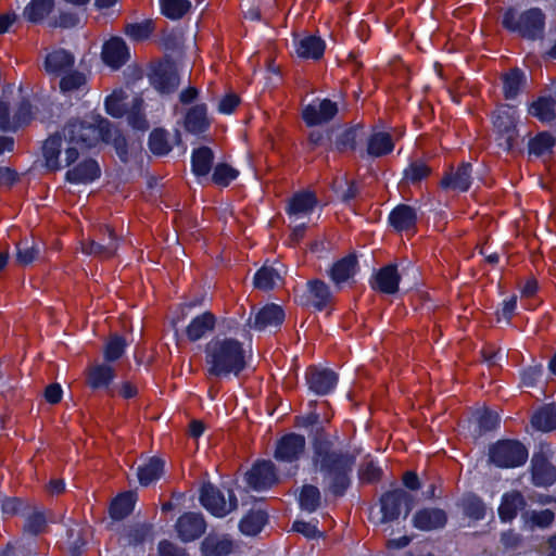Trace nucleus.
<instances>
[{"label": "nucleus", "mask_w": 556, "mask_h": 556, "mask_svg": "<svg viewBox=\"0 0 556 556\" xmlns=\"http://www.w3.org/2000/svg\"><path fill=\"white\" fill-rule=\"evenodd\" d=\"M109 123L99 115L88 114L83 119L67 122L62 131L48 138L43 144L46 166L51 170L72 165L80 151L106 139Z\"/></svg>", "instance_id": "f257e3e1"}, {"label": "nucleus", "mask_w": 556, "mask_h": 556, "mask_svg": "<svg viewBox=\"0 0 556 556\" xmlns=\"http://www.w3.org/2000/svg\"><path fill=\"white\" fill-rule=\"evenodd\" d=\"M204 364L207 378L226 379L245 368L247 353L237 339L216 336L205 344Z\"/></svg>", "instance_id": "f03ea898"}, {"label": "nucleus", "mask_w": 556, "mask_h": 556, "mask_svg": "<svg viewBox=\"0 0 556 556\" xmlns=\"http://www.w3.org/2000/svg\"><path fill=\"white\" fill-rule=\"evenodd\" d=\"M354 457L348 453L337 452L329 441L315 443L314 467L321 475V482L334 495H341L350 484L349 472Z\"/></svg>", "instance_id": "7ed1b4c3"}, {"label": "nucleus", "mask_w": 556, "mask_h": 556, "mask_svg": "<svg viewBox=\"0 0 556 556\" xmlns=\"http://www.w3.org/2000/svg\"><path fill=\"white\" fill-rule=\"evenodd\" d=\"M503 25L511 31L519 33L522 37L536 39L543 35L545 18L543 12L538 8L529 9L522 13L508 9L504 13Z\"/></svg>", "instance_id": "20e7f679"}, {"label": "nucleus", "mask_w": 556, "mask_h": 556, "mask_svg": "<svg viewBox=\"0 0 556 556\" xmlns=\"http://www.w3.org/2000/svg\"><path fill=\"white\" fill-rule=\"evenodd\" d=\"M490 460L502 468L521 466L528 458L527 448L518 441H500L490 448Z\"/></svg>", "instance_id": "39448f33"}, {"label": "nucleus", "mask_w": 556, "mask_h": 556, "mask_svg": "<svg viewBox=\"0 0 556 556\" xmlns=\"http://www.w3.org/2000/svg\"><path fill=\"white\" fill-rule=\"evenodd\" d=\"M201 504L214 516L224 517L237 507V498L232 491L224 492L211 483L204 484L200 494Z\"/></svg>", "instance_id": "423d86ee"}, {"label": "nucleus", "mask_w": 556, "mask_h": 556, "mask_svg": "<svg viewBox=\"0 0 556 556\" xmlns=\"http://www.w3.org/2000/svg\"><path fill=\"white\" fill-rule=\"evenodd\" d=\"M99 232L96 238L81 242V252L101 260L114 256L118 247L114 230L109 226H103Z\"/></svg>", "instance_id": "0eeeda50"}, {"label": "nucleus", "mask_w": 556, "mask_h": 556, "mask_svg": "<svg viewBox=\"0 0 556 556\" xmlns=\"http://www.w3.org/2000/svg\"><path fill=\"white\" fill-rule=\"evenodd\" d=\"M493 123L498 132V146L505 150L511 149L517 137L516 110L510 106H501L494 115Z\"/></svg>", "instance_id": "6e6552de"}, {"label": "nucleus", "mask_w": 556, "mask_h": 556, "mask_svg": "<svg viewBox=\"0 0 556 556\" xmlns=\"http://www.w3.org/2000/svg\"><path fill=\"white\" fill-rule=\"evenodd\" d=\"M403 505L405 506V515H407L413 507V496L409 493L402 489L387 492L381 497V522L395 520L400 516Z\"/></svg>", "instance_id": "1a4fd4ad"}, {"label": "nucleus", "mask_w": 556, "mask_h": 556, "mask_svg": "<svg viewBox=\"0 0 556 556\" xmlns=\"http://www.w3.org/2000/svg\"><path fill=\"white\" fill-rule=\"evenodd\" d=\"M306 441L301 434L289 433L276 444L275 458L279 462L293 463L305 452Z\"/></svg>", "instance_id": "9d476101"}, {"label": "nucleus", "mask_w": 556, "mask_h": 556, "mask_svg": "<svg viewBox=\"0 0 556 556\" xmlns=\"http://www.w3.org/2000/svg\"><path fill=\"white\" fill-rule=\"evenodd\" d=\"M337 113V103L329 99H324L306 105L303 109L302 117L308 126H316L330 122Z\"/></svg>", "instance_id": "9b49d317"}, {"label": "nucleus", "mask_w": 556, "mask_h": 556, "mask_svg": "<svg viewBox=\"0 0 556 556\" xmlns=\"http://www.w3.org/2000/svg\"><path fill=\"white\" fill-rule=\"evenodd\" d=\"M206 529V523L201 514L186 513L178 518L176 530L184 542H191L200 538Z\"/></svg>", "instance_id": "f8f14e48"}, {"label": "nucleus", "mask_w": 556, "mask_h": 556, "mask_svg": "<svg viewBox=\"0 0 556 556\" xmlns=\"http://www.w3.org/2000/svg\"><path fill=\"white\" fill-rule=\"evenodd\" d=\"M245 479L254 490L267 489L277 482L275 466L270 460L258 462L247 472Z\"/></svg>", "instance_id": "ddd939ff"}, {"label": "nucleus", "mask_w": 556, "mask_h": 556, "mask_svg": "<svg viewBox=\"0 0 556 556\" xmlns=\"http://www.w3.org/2000/svg\"><path fill=\"white\" fill-rule=\"evenodd\" d=\"M318 204L315 193L311 191L296 192L289 201L287 212L293 223L306 218Z\"/></svg>", "instance_id": "4468645a"}, {"label": "nucleus", "mask_w": 556, "mask_h": 556, "mask_svg": "<svg viewBox=\"0 0 556 556\" xmlns=\"http://www.w3.org/2000/svg\"><path fill=\"white\" fill-rule=\"evenodd\" d=\"M75 56L65 49H56L46 55L43 67L48 75L62 77L73 70Z\"/></svg>", "instance_id": "2eb2a0df"}, {"label": "nucleus", "mask_w": 556, "mask_h": 556, "mask_svg": "<svg viewBox=\"0 0 556 556\" xmlns=\"http://www.w3.org/2000/svg\"><path fill=\"white\" fill-rule=\"evenodd\" d=\"M309 389L318 395H325L331 392L337 382V375L330 369L309 368L306 374Z\"/></svg>", "instance_id": "dca6fc26"}, {"label": "nucleus", "mask_w": 556, "mask_h": 556, "mask_svg": "<svg viewBox=\"0 0 556 556\" xmlns=\"http://www.w3.org/2000/svg\"><path fill=\"white\" fill-rule=\"evenodd\" d=\"M286 268L280 263L265 264L254 275V286L261 290H270L282 282Z\"/></svg>", "instance_id": "f3484780"}, {"label": "nucleus", "mask_w": 556, "mask_h": 556, "mask_svg": "<svg viewBox=\"0 0 556 556\" xmlns=\"http://www.w3.org/2000/svg\"><path fill=\"white\" fill-rule=\"evenodd\" d=\"M447 517L440 508H424L413 516V526L421 531H432L443 528Z\"/></svg>", "instance_id": "a211bd4d"}, {"label": "nucleus", "mask_w": 556, "mask_h": 556, "mask_svg": "<svg viewBox=\"0 0 556 556\" xmlns=\"http://www.w3.org/2000/svg\"><path fill=\"white\" fill-rule=\"evenodd\" d=\"M102 59L110 67L119 68L129 59L128 47L123 39L111 38L103 46Z\"/></svg>", "instance_id": "6ab92c4d"}, {"label": "nucleus", "mask_w": 556, "mask_h": 556, "mask_svg": "<svg viewBox=\"0 0 556 556\" xmlns=\"http://www.w3.org/2000/svg\"><path fill=\"white\" fill-rule=\"evenodd\" d=\"M532 481L538 486H547L556 481V468L543 453L532 457Z\"/></svg>", "instance_id": "aec40b11"}, {"label": "nucleus", "mask_w": 556, "mask_h": 556, "mask_svg": "<svg viewBox=\"0 0 556 556\" xmlns=\"http://www.w3.org/2000/svg\"><path fill=\"white\" fill-rule=\"evenodd\" d=\"M283 319L285 313L279 305L267 304L255 314L254 321L250 326L256 330L277 328L282 324ZM249 323H251V318Z\"/></svg>", "instance_id": "412c9836"}, {"label": "nucleus", "mask_w": 556, "mask_h": 556, "mask_svg": "<svg viewBox=\"0 0 556 556\" xmlns=\"http://www.w3.org/2000/svg\"><path fill=\"white\" fill-rule=\"evenodd\" d=\"M471 185V164L463 163L455 170L446 174L441 180L443 189L465 192Z\"/></svg>", "instance_id": "4be33fe9"}, {"label": "nucleus", "mask_w": 556, "mask_h": 556, "mask_svg": "<svg viewBox=\"0 0 556 556\" xmlns=\"http://www.w3.org/2000/svg\"><path fill=\"white\" fill-rule=\"evenodd\" d=\"M60 91L67 97H79L88 91L87 76L79 71H71L60 77Z\"/></svg>", "instance_id": "5701e85b"}, {"label": "nucleus", "mask_w": 556, "mask_h": 556, "mask_svg": "<svg viewBox=\"0 0 556 556\" xmlns=\"http://www.w3.org/2000/svg\"><path fill=\"white\" fill-rule=\"evenodd\" d=\"M210 124L205 104H197L190 108L185 115L184 126L190 134L198 135L204 132L208 129Z\"/></svg>", "instance_id": "b1692460"}, {"label": "nucleus", "mask_w": 556, "mask_h": 556, "mask_svg": "<svg viewBox=\"0 0 556 556\" xmlns=\"http://www.w3.org/2000/svg\"><path fill=\"white\" fill-rule=\"evenodd\" d=\"M100 167L93 160H85L66 173V180L72 184H89L99 178Z\"/></svg>", "instance_id": "393cba45"}, {"label": "nucleus", "mask_w": 556, "mask_h": 556, "mask_svg": "<svg viewBox=\"0 0 556 556\" xmlns=\"http://www.w3.org/2000/svg\"><path fill=\"white\" fill-rule=\"evenodd\" d=\"M400 275L395 265L381 268L375 276L372 288L387 294H393L399 290Z\"/></svg>", "instance_id": "a878e982"}, {"label": "nucleus", "mask_w": 556, "mask_h": 556, "mask_svg": "<svg viewBox=\"0 0 556 556\" xmlns=\"http://www.w3.org/2000/svg\"><path fill=\"white\" fill-rule=\"evenodd\" d=\"M216 318L210 312L194 317L186 328L188 339L195 342L202 339L207 332L212 331L215 327Z\"/></svg>", "instance_id": "bb28decb"}, {"label": "nucleus", "mask_w": 556, "mask_h": 556, "mask_svg": "<svg viewBox=\"0 0 556 556\" xmlns=\"http://www.w3.org/2000/svg\"><path fill=\"white\" fill-rule=\"evenodd\" d=\"M357 270V261L355 256H346L333 264L330 276L336 286H341L352 279Z\"/></svg>", "instance_id": "cd10ccee"}, {"label": "nucleus", "mask_w": 556, "mask_h": 556, "mask_svg": "<svg viewBox=\"0 0 556 556\" xmlns=\"http://www.w3.org/2000/svg\"><path fill=\"white\" fill-rule=\"evenodd\" d=\"M203 556H227L232 552V542L225 535H208L201 545Z\"/></svg>", "instance_id": "c85d7f7f"}, {"label": "nucleus", "mask_w": 556, "mask_h": 556, "mask_svg": "<svg viewBox=\"0 0 556 556\" xmlns=\"http://www.w3.org/2000/svg\"><path fill=\"white\" fill-rule=\"evenodd\" d=\"M151 83L161 93H169L178 87L179 77L172 68L160 67L151 76Z\"/></svg>", "instance_id": "c756f323"}, {"label": "nucleus", "mask_w": 556, "mask_h": 556, "mask_svg": "<svg viewBox=\"0 0 556 556\" xmlns=\"http://www.w3.org/2000/svg\"><path fill=\"white\" fill-rule=\"evenodd\" d=\"M394 142L390 134L384 131L372 132L367 140V153L374 157H380L392 152Z\"/></svg>", "instance_id": "7c9ffc66"}, {"label": "nucleus", "mask_w": 556, "mask_h": 556, "mask_svg": "<svg viewBox=\"0 0 556 556\" xmlns=\"http://www.w3.org/2000/svg\"><path fill=\"white\" fill-rule=\"evenodd\" d=\"M525 500L520 492L513 491L503 495L498 507V515L503 521L513 520L518 511L523 508Z\"/></svg>", "instance_id": "2f4dec72"}, {"label": "nucleus", "mask_w": 556, "mask_h": 556, "mask_svg": "<svg viewBox=\"0 0 556 556\" xmlns=\"http://www.w3.org/2000/svg\"><path fill=\"white\" fill-rule=\"evenodd\" d=\"M325 51V42L321 38L309 35L301 38L296 43V54L303 59H319Z\"/></svg>", "instance_id": "473e14b6"}, {"label": "nucleus", "mask_w": 556, "mask_h": 556, "mask_svg": "<svg viewBox=\"0 0 556 556\" xmlns=\"http://www.w3.org/2000/svg\"><path fill=\"white\" fill-rule=\"evenodd\" d=\"M115 377L114 368L108 364H96L88 370L87 382L92 389L106 388Z\"/></svg>", "instance_id": "72a5a7b5"}, {"label": "nucleus", "mask_w": 556, "mask_h": 556, "mask_svg": "<svg viewBox=\"0 0 556 556\" xmlns=\"http://www.w3.org/2000/svg\"><path fill=\"white\" fill-rule=\"evenodd\" d=\"M308 300L318 309L321 311L332 301V294L329 287L321 280H312L307 282Z\"/></svg>", "instance_id": "f704fd0d"}, {"label": "nucleus", "mask_w": 556, "mask_h": 556, "mask_svg": "<svg viewBox=\"0 0 556 556\" xmlns=\"http://www.w3.org/2000/svg\"><path fill=\"white\" fill-rule=\"evenodd\" d=\"M389 222L397 231L409 230L415 226L416 212L408 205H399L391 212Z\"/></svg>", "instance_id": "c9c22d12"}, {"label": "nucleus", "mask_w": 556, "mask_h": 556, "mask_svg": "<svg viewBox=\"0 0 556 556\" xmlns=\"http://www.w3.org/2000/svg\"><path fill=\"white\" fill-rule=\"evenodd\" d=\"M214 161L213 151L207 147H202L193 151L191 164L192 172L198 177H206L212 169Z\"/></svg>", "instance_id": "e433bc0d"}, {"label": "nucleus", "mask_w": 556, "mask_h": 556, "mask_svg": "<svg viewBox=\"0 0 556 556\" xmlns=\"http://www.w3.org/2000/svg\"><path fill=\"white\" fill-rule=\"evenodd\" d=\"M164 471V462L160 458H150L137 469V476L141 485H149L160 479Z\"/></svg>", "instance_id": "4c0bfd02"}, {"label": "nucleus", "mask_w": 556, "mask_h": 556, "mask_svg": "<svg viewBox=\"0 0 556 556\" xmlns=\"http://www.w3.org/2000/svg\"><path fill=\"white\" fill-rule=\"evenodd\" d=\"M531 424L533 428L543 432L556 429V405L541 407L533 414Z\"/></svg>", "instance_id": "58836bf2"}, {"label": "nucleus", "mask_w": 556, "mask_h": 556, "mask_svg": "<svg viewBox=\"0 0 556 556\" xmlns=\"http://www.w3.org/2000/svg\"><path fill=\"white\" fill-rule=\"evenodd\" d=\"M137 495L134 492L119 494L111 504L110 513L113 519L121 520L128 516L134 509Z\"/></svg>", "instance_id": "ea45409f"}, {"label": "nucleus", "mask_w": 556, "mask_h": 556, "mask_svg": "<svg viewBox=\"0 0 556 556\" xmlns=\"http://www.w3.org/2000/svg\"><path fill=\"white\" fill-rule=\"evenodd\" d=\"M54 8V0H31L24 9V16L33 23L41 22Z\"/></svg>", "instance_id": "a19ab883"}, {"label": "nucleus", "mask_w": 556, "mask_h": 556, "mask_svg": "<svg viewBox=\"0 0 556 556\" xmlns=\"http://www.w3.org/2000/svg\"><path fill=\"white\" fill-rule=\"evenodd\" d=\"M529 113L541 122H551L555 118V101L548 97H541L534 101Z\"/></svg>", "instance_id": "79ce46f5"}, {"label": "nucleus", "mask_w": 556, "mask_h": 556, "mask_svg": "<svg viewBox=\"0 0 556 556\" xmlns=\"http://www.w3.org/2000/svg\"><path fill=\"white\" fill-rule=\"evenodd\" d=\"M555 519V514L551 509L530 510L523 515L525 525L530 530L534 528H547Z\"/></svg>", "instance_id": "37998d69"}, {"label": "nucleus", "mask_w": 556, "mask_h": 556, "mask_svg": "<svg viewBox=\"0 0 556 556\" xmlns=\"http://www.w3.org/2000/svg\"><path fill=\"white\" fill-rule=\"evenodd\" d=\"M161 12L169 20H179L191 9L190 0H161Z\"/></svg>", "instance_id": "c03bdc74"}, {"label": "nucleus", "mask_w": 556, "mask_h": 556, "mask_svg": "<svg viewBox=\"0 0 556 556\" xmlns=\"http://www.w3.org/2000/svg\"><path fill=\"white\" fill-rule=\"evenodd\" d=\"M266 514L262 510L251 511L240 522V530L247 535H255L263 529Z\"/></svg>", "instance_id": "a18cd8bd"}, {"label": "nucleus", "mask_w": 556, "mask_h": 556, "mask_svg": "<svg viewBox=\"0 0 556 556\" xmlns=\"http://www.w3.org/2000/svg\"><path fill=\"white\" fill-rule=\"evenodd\" d=\"M555 146V138L548 132H540L530 140L529 151L536 156L551 154Z\"/></svg>", "instance_id": "49530a36"}, {"label": "nucleus", "mask_w": 556, "mask_h": 556, "mask_svg": "<svg viewBox=\"0 0 556 556\" xmlns=\"http://www.w3.org/2000/svg\"><path fill=\"white\" fill-rule=\"evenodd\" d=\"M525 83L523 73L517 68L504 76L503 90L506 99H514Z\"/></svg>", "instance_id": "de8ad7c7"}, {"label": "nucleus", "mask_w": 556, "mask_h": 556, "mask_svg": "<svg viewBox=\"0 0 556 556\" xmlns=\"http://www.w3.org/2000/svg\"><path fill=\"white\" fill-rule=\"evenodd\" d=\"M154 30V24L151 20L140 23H130L125 26V34L135 41H142L150 37Z\"/></svg>", "instance_id": "09e8293b"}, {"label": "nucleus", "mask_w": 556, "mask_h": 556, "mask_svg": "<svg viewBox=\"0 0 556 556\" xmlns=\"http://www.w3.org/2000/svg\"><path fill=\"white\" fill-rule=\"evenodd\" d=\"M127 99L123 90H115L105 99L106 112L113 117H121L125 113Z\"/></svg>", "instance_id": "8fccbe9b"}, {"label": "nucleus", "mask_w": 556, "mask_h": 556, "mask_svg": "<svg viewBox=\"0 0 556 556\" xmlns=\"http://www.w3.org/2000/svg\"><path fill=\"white\" fill-rule=\"evenodd\" d=\"M320 503V492L314 485H304L300 494L301 507L309 513L317 509Z\"/></svg>", "instance_id": "3c124183"}, {"label": "nucleus", "mask_w": 556, "mask_h": 556, "mask_svg": "<svg viewBox=\"0 0 556 556\" xmlns=\"http://www.w3.org/2000/svg\"><path fill=\"white\" fill-rule=\"evenodd\" d=\"M25 118L13 117L10 114L9 103L3 99L0 100V130L10 131L15 130L22 126Z\"/></svg>", "instance_id": "603ef678"}, {"label": "nucleus", "mask_w": 556, "mask_h": 556, "mask_svg": "<svg viewBox=\"0 0 556 556\" xmlns=\"http://www.w3.org/2000/svg\"><path fill=\"white\" fill-rule=\"evenodd\" d=\"M150 150L156 155L167 154L172 147L167 140V135L162 129H154L149 138Z\"/></svg>", "instance_id": "864d4df0"}, {"label": "nucleus", "mask_w": 556, "mask_h": 556, "mask_svg": "<svg viewBox=\"0 0 556 556\" xmlns=\"http://www.w3.org/2000/svg\"><path fill=\"white\" fill-rule=\"evenodd\" d=\"M239 175V172L228 164L220 163L214 168L212 176L213 181L219 186H228Z\"/></svg>", "instance_id": "5fc2aeb1"}, {"label": "nucleus", "mask_w": 556, "mask_h": 556, "mask_svg": "<svg viewBox=\"0 0 556 556\" xmlns=\"http://www.w3.org/2000/svg\"><path fill=\"white\" fill-rule=\"evenodd\" d=\"M40 253V247L38 244H29L27 241L20 242L17 244L16 261L18 264L25 266L35 261Z\"/></svg>", "instance_id": "6e6d98bb"}, {"label": "nucleus", "mask_w": 556, "mask_h": 556, "mask_svg": "<svg viewBox=\"0 0 556 556\" xmlns=\"http://www.w3.org/2000/svg\"><path fill=\"white\" fill-rule=\"evenodd\" d=\"M125 340L118 336L112 337L103 349L104 358L108 362H114L118 359L125 351Z\"/></svg>", "instance_id": "4d7b16f0"}, {"label": "nucleus", "mask_w": 556, "mask_h": 556, "mask_svg": "<svg viewBox=\"0 0 556 556\" xmlns=\"http://www.w3.org/2000/svg\"><path fill=\"white\" fill-rule=\"evenodd\" d=\"M473 418L480 429V432L493 430L500 422L498 415L488 409L478 410Z\"/></svg>", "instance_id": "13d9d810"}, {"label": "nucleus", "mask_w": 556, "mask_h": 556, "mask_svg": "<svg viewBox=\"0 0 556 556\" xmlns=\"http://www.w3.org/2000/svg\"><path fill=\"white\" fill-rule=\"evenodd\" d=\"M143 101L135 98L132 101V109L128 114L129 124L139 130H146L149 128V124L146 117L141 114Z\"/></svg>", "instance_id": "bf43d9fd"}, {"label": "nucleus", "mask_w": 556, "mask_h": 556, "mask_svg": "<svg viewBox=\"0 0 556 556\" xmlns=\"http://www.w3.org/2000/svg\"><path fill=\"white\" fill-rule=\"evenodd\" d=\"M430 174L429 167L422 162L412 163L404 172L405 179L410 184H417Z\"/></svg>", "instance_id": "052dcab7"}, {"label": "nucleus", "mask_w": 556, "mask_h": 556, "mask_svg": "<svg viewBox=\"0 0 556 556\" xmlns=\"http://www.w3.org/2000/svg\"><path fill=\"white\" fill-rule=\"evenodd\" d=\"M463 507L465 514L472 519L479 520L484 517V505L481 500L476 496H467L464 498Z\"/></svg>", "instance_id": "680f3d73"}, {"label": "nucleus", "mask_w": 556, "mask_h": 556, "mask_svg": "<svg viewBox=\"0 0 556 556\" xmlns=\"http://www.w3.org/2000/svg\"><path fill=\"white\" fill-rule=\"evenodd\" d=\"M517 307V296L513 295L503 301L502 308L497 312L498 321L505 320L509 323Z\"/></svg>", "instance_id": "e2e57ef3"}, {"label": "nucleus", "mask_w": 556, "mask_h": 556, "mask_svg": "<svg viewBox=\"0 0 556 556\" xmlns=\"http://www.w3.org/2000/svg\"><path fill=\"white\" fill-rule=\"evenodd\" d=\"M381 470L372 462L364 464L359 470V476L363 481L371 482L380 478Z\"/></svg>", "instance_id": "0e129e2a"}, {"label": "nucleus", "mask_w": 556, "mask_h": 556, "mask_svg": "<svg viewBox=\"0 0 556 556\" xmlns=\"http://www.w3.org/2000/svg\"><path fill=\"white\" fill-rule=\"evenodd\" d=\"M159 556H188L186 551L169 541L159 543Z\"/></svg>", "instance_id": "69168bd1"}, {"label": "nucleus", "mask_w": 556, "mask_h": 556, "mask_svg": "<svg viewBox=\"0 0 556 556\" xmlns=\"http://www.w3.org/2000/svg\"><path fill=\"white\" fill-rule=\"evenodd\" d=\"M239 104V98L235 93H227L218 103V112L231 114Z\"/></svg>", "instance_id": "338daca9"}, {"label": "nucleus", "mask_w": 556, "mask_h": 556, "mask_svg": "<svg viewBox=\"0 0 556 556\" xmlns=\"http://www.w3.org/2000/svg\"><path fill=\"white\" fill-rule=\"evenodd\" d=\"M79 23V17L77 14L73 12H61L59 17L54 22V26H60L63 28H71Z\"/></svg>", "instance_id": "774afa93"}]
</instances>
